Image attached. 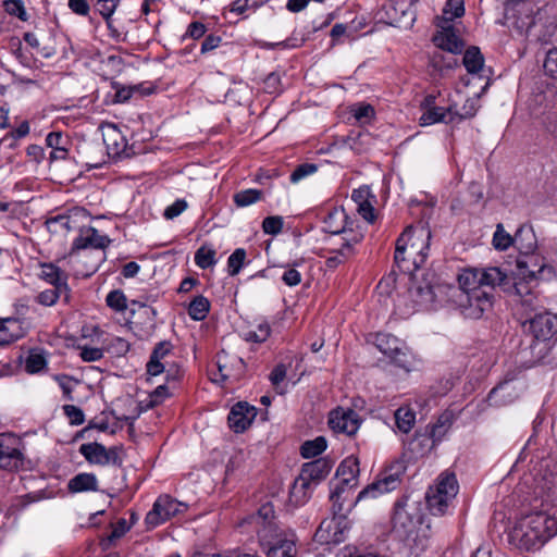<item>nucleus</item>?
<instances>
[{"mask_svg":"<svg viewBox=\"0 0 557 557\" xmlns=\"http://www.w3.org/2000/svg\"><path fill=\"white\" fill-rule=\"evenodd\" d=\"M26 334L24 321L18 318L0 319V346H7Z\"/></svg>","mask_w":557,"mask_h":557,"instance_id":"25","label":"nucleus"},{"mask_svg":"<svg viewBox=\"0 0 557 557\" xmlns=\"http://www.w3.org/2000/svg\"><path fill=\"white\" fill-rule=\"evenodd\" d=\"M252 519L257 525V531L259 529H274L275 531L281 529L275 519L274 507L271 503L261 505Z\"/></svg>","mask_w":557,"mask_h":557,"instance_id":"34","label":"nucleus"},{"mask_svg":"<svg viewBox=\"0 0 557 557\" xmlns=\"http://www.w3.org/2000/svg\"><path fill=\"white\" fill-rule=\"evenodd\" d=\"M543 66L547 75L557 78V45L547 51Z\"/></svg>","mask_w":557,"mask_h":557,"instance_id":"58","label":"nucleus"},{"mask_svg":"<svg viewBox=\"0 0 557 557\" xmlns=\"http://www.w3.org/2000/svg\"><path fill=\"white\" fill-rule=\"evenodd\" d=\"M67 490L72 494L97 492L99 481L94 473L82 472L69 480Z\"/></svg>","mask_w":557,"mask_h":557,"instance_id":"30","label":"nucleus"},{"mask_svg":"<svg viewBox=\"0 0 557 557\" xmlns=\"http://www.w3.org/2000/svg\"><path fill=\"white\" fill-rule=\"evenodd\" d=\"M355 485H346L344 484V479L336 476L335 481L331 482V493L330 500L334 503V507L336 506V502L341 499H346V494H348Z\"/></svg>","mask_w":557,"mask_h":557,"instance_id":"50","label":"nucleus"},{"mask_svg":"<svg viewBox=\"0 0 557 557\" xmlns=\"http://www.w3.org/2000/svg\"><path fill=\"white\" fill-rule=\"evenodd\" d=\"M270 334V324L267 321H261L255 326V329H249L247 331L242 332V337L246 342L260 344L265 342L269 338Z\"/></svg>","mask_w":557,"mask_h":557,"instance_id":"41","label":"nucleus"},{"mask_svg":"<svg viewBox=\"0 0 557 557\" xmlns=\"http://www.w3.org/2000/svg\"><path fill=\"white\" fill-rule=\"evenodd\" d=\"M61 296L69 300L70 290H63L61 287L53 286L52 288L45 289L36 296V301L42 306L51 307L58 302Z\"/></svg>","mask_w":557,"mask_h":557,"instance_id":"43","label":"nucleus"},{"mask_svg":"<svg viewBox=\"0 0 557 557\" xmlns=\"http://www.w3.org/2000/svg\"><path fill=\"white\" fill-rule=\"evenodd\" d=\"M516 275V280L539 285L540 281L549 280L554 275V270L545 263L544 258L532 252L517 259Z\"/></svg>","mask_w":557,"mask_h":557,"instance_id":"9","label":"nucleus"},{"mask_svg":"<svg viewBox=\"0 0 557 557\" xmlns=\"http://www.w3.org/2000/svg\"><path fill=\"white\" fill-rule=\"evenodd\" d=\"M39 277L55 287L63 290H70L67 280L69 275L52 262L40 264Z\"/></svg>","mask_w":557,"mask_h":557,"instance_id":"28","label":"nucleus"},{"mask_svg":"<svg viewBox=\"0 0 557 557\" xmlns=\"http://www.w3.org/2000/svg\"><path fill=\"white\" fill-rule=\"evenodd\" d=\"M258 537L268 557H298V539L292 529H259Z\"/></svg>","mask_w":557,"mask_h":557,"instance_id":"5","label":"nucleus"},{"mask_svg":"<svg viewBox=\"0 0 557 557\" xmlns=\"http://www.w3.org/2000/svg\"><path fill=\"white\" fill-rule=\"evenodd\" d=\"M458 481L455 473L444 472L437 478L436 484L426 493V505L434 516H443L458 493Z\"/></svg>","mask_w":557,"mask_h":557,"instance_id":"7","label":"nucleus"},{"mask_svg":"<svg viewBox=\"0 0 557 557\" xmlns=\"http://www.w3.org/2000/svg\"><path fill=\"white\" fill-rule=\"evenodd\" d=\"M455 304L467 319H480L493 306L494 294H487L473 286H460L451 295Z\"/></svg>","mask_w":557,"mask_h":557,"instance_id":"6","label":"nucleus"},{"mask_svg":"<svg viewBox=\"0 0 557 557\" xmlns=\"http://www.w3.org/2000/svg\"><path fill=\"white\" fill-rule=\"evenodd\" d=\"M527 324L533 336L532 355L536 361L544 362L557 341V314L544 310L528 319L523 325Z\"/></svg>","mask_w":557,"mask_h":557,"instance_id":"3","label":"nucleus"},{"mask_svg":"<svg viewBox=\"0 0 557 557\" xmlns=\"http://www.w3.org/2000/svg\"><path fill=\"white\" fill-rule=\"evenodd\" d=\"M47 367V359L42 351L32 350L25 360V370L28 373H38Z\"/></svg>","mask_w":557,"mask_h":557,"instance_id":"47","label":"nucleus"},{"mask_svg":"<svg viewBox=\"0 0 557 557\" xmlns=\"http://www.w3.org/2000/svg\"><path fill=\"white\" fill-rule=\"evenodd\" d=\"M97 5L100 15L106 20L107 25L110 27V18L116 10L117 0H98Z\"/></svg>","mask_w":557,"mask_h":557,"instance_id":"59","label":"nucleus"},{"mask_svg":"<svg viewBox=\"0 0 557 557\" xmlns=\"http://www.w3.org/2000/svg\"><path fill=\"white\" fill-rule=\"evenodd\" d=\"M534 283L529 284L522 280H516L513 287L516 295L520 298L521 307L524 309L525 313L533 315L537 312V309L542 308L541 299L539 295L535 293Z\"/></svg>","mask_w":557,"mask_h":557,"instance_id":"22","label":"nucleus"},{"mask_svg":"<svg viewBox=\"0 0 557 557\" xmlns=\"http://www.w3.org/2000/svg\"><path fill=\"white\" fill-rule=\"evenodd\" d=\"M187 510V505L181 503L169 495L159 496L152 509L147 513L145 522L148 529H153L172 517L184 513Z\"/></svg>","mask_w":557,"mask_h":557,"instance_id":"10","label":"nucleus"},{"mask_svg":"<svg viewBox=\"0 0 557 557\" xmlns=\"http://www.w3.org/2000/svg\"><path fill=\"white\" fill-rule=\"evenodd\" d=\"M361 238V235H354L351 238H345V243L341 248L333 250L331 256L326 258V269L335 270L337 267L348 261L356 253L355 246L360 243Z\"/></svg>","mask_w":557,"mask_h":557,"instance_id":"24","label":"nucleus"},{"mask_svg":"<svg viewBox=\"0 0 557 557\" xmlns=\"http://www.w3.org/2000/svg\"><path fill=\"white\" fill-rule=\"evenodd\" d=\"M520 485H524L529 490V494L542 498L555 492L557 488V476L544 470L543 463H539L531 473L523 475Z\"/></svg>","mask_w":557,"mask_h":557,"instance_id":"11","label":"nucleus"},{"mask_svg":"<svg viewBox=\"0 0 557 557\" xmlns=\"http://www.w3.org/2000/svg\"><path fill=\"white\" fill-rule=\"evenodd\" d=\"M370 198H374L370 194L369 187H359L352 190L351 199L356 203L358 213L369 223L374 222L375 213L372 201Z\"/></svg>","mask_w":557,"mask_h":557,"instance_id":"26","label":"nucleus"},{"mask_svg":"<svg viewBox=\"0 0 557 557\" xmlns=\"http://www.w3.org/2000/svg\"><path fill=\"white\" fill-rule=\"evenodd\" d=\"M435 97L428 96L422 102L423 113L419 117V124L421 126H429L440 122H454L455 117L451 112V108H442L434 106Z\"/></svg>","mask_w":557,"mask_h":557,"instance_id":"17","label":"nucleus"},{"mask_svg":"<svg viewBox=\"0 0 557 557\" xmlns=\"http://www.w3.org/2000/svg\"><path fill=\"white\" fill-rule=\"evenodd\" d=\"M386 15L389 25L404 29L411 28L417 20L416 8L410 0H392Z\"/></svg>","mask_w":557,"mask_h":557,"instance_id":"13","label":"nucleus"},{"mask_svg":"<svg viewBox=\"0 0 557 557\" xmlns=\"http://www.w3.org/2000/svg\"><path fill=\"white\" fill-rule=\"evenodd\" d=\"M360 423L358 413L350 408L338 407L330 412L329 425L335 433L355 435Z\"/></svg>","mask_w":557,"mask_h":557,"instance_id":"15","label":"nucleus"},{"mask_svg":"<svg viewBox=\"0 0 557 557\" xmlns=\"http://www.w3.org/2000/svg\"><path fill=\"white\" fill-rule=\"evenodd\" d=\"M63 412L72 425H81L85 421L83 410L75 405H64Z\"/></svg>","mask_w":557,"mask_h":557,"instance_id":"57","label":"nucleus"},{"mask_svg":"<svg viewBox=\"0 0 557 557\" xmlns=\"http://www.w3.org/2000/svg\"><path fill=\"white\" fill-rule=\"evenodd\" d=\"M513 246L517 247L521 256L534 252L536 238L533 230L529 226L519 227L513 236Z\"/></svg>","mask_w":557,"mask_h":557,"instance_id":"31","label":"nucleus"},{"mask_svg":"<svg viewBox=\"0 0 557 557\" xmlns=\"http://www.w3.org/2000/svg\"><path fill=\"white\" fill-rule=\"evenodd\" d=\"M394 416L397 429L403 433L410 432L416 422V413L410 408L400 407Z\"/></svg>","mask_w":557,"mask_h":557,"instance_id":"44","label":"nucleus"},{"mask_svg":"<svg viewBox=\"0 0 557 557\" xmlns=\"http://www.w3.org/2000/svg\"><path fill=\"white\" fill-rule=\"evenodd\" d=\"M431 63L434 69L443 71L444 69H453L456 66L457 60L455 58H448L446 60L442 52H435L431 59Z\"/></svg>","mask_w":557,"mask_h":557,"instance_id":"61","label":"nucleus"},{"mask_svg":"<svg viewBox=\"0 0 557 557\" xmlns=\"http://www.w3.org/2000/svg\"><path fill=\"white\" fill-rule=\"evenodd\" d=\"M107 306L116 312H123L127 308V299L120 289L111 290L106 298Z\"/></svg>","mask_w":557,"mask_h":557,"instance_id":"51","label":"nucleus"},{"mask_svg":"<svg viewBox=\"0 0 557 557\" xmlns=\"http://www.w3.org/2000/svg\"><path fill=\"white\" fill-rule=\"evenodd\" d=\"M327 447L326 440L318 436L312 441H307L301 445L300 453L304 458H313L323 453Z\"/></svg>","mask_w":557,"mask_h":557,"instance_id":"46","label":"nucleus"},{"mask_svg":"<svg viewBox=\"0 0 557 557\" xmlns=\"http://www.w3.org/2000/svg\"><path fill=\"white\" fill-rule=\"evenodd\" d=\"M256 407L250 406L246 401H238L232 407L228 413V426L235 433H242L251 424L256 418Z\"/></svg>","mask_w":557,"mask_h":557,"instance_id":"18","label":"nucleus"},{"mask_svg":"<svg viewBox=\"0 0 557 557\" xmlns=\"http://www.w3.org/2000/svg\"><path fill=\"white\" fill-rule=\"evenodd\" d=\"M79 453L85 457V459L89 463L99 465V466H107L108 459L107 456V448L104 445L100 443H87L83 444L79 447Z\"/></svg>","mask_w":557,"mask_h":557,"instance_id":"35","label":"nucleus"},{"mask_svg":"<svg viewBox=\"0 0 557 557\" xmlns=\"http://www.w3.org/2000/svg\"><path fill=\"white\" fill-rule=\"evenodd\" d=\"M359 474V462L357 459H345L336 470V476L344 479V484L356 485Z\"/></svg>","mask_w":557,"mask_h":557,"instance_id":"37","label":"nucleus"},{"mask_svg":"<svg viewBox=\"0 0 557 557\" xmlns=\"http://www.w3.org/2000/svg\"><path fill=\"white\" fill-rule=\"evenodd\" d=\"M21 441L13 434H0V468L16 470L22 465Z\"/></svg>","mask_w":557,"mask_h":557,"instance_id":"14","label":"nucleus"},{"mask_svg":"<svg viewBox=\"0 0 557 557\" xmlns=\"http://www.w3.org/2000/svg\"><path fill=\"white\" fill-rule=\"evenodd\" d=\"M317 170L318 166L314 163H302L293 171L289 180L292 183L297 184L305 177L314 174Z\"/></svg>","mask_w":557,"mask_h":557,"instance_id":"56","label":"nucleus"},{"mask_svg":"<svg viewBox=\"0 0 557 557\" xmlns=\"http://www.w3.org/2000/svg\"><path fill=\"white\" fill-rule=\"evenodd\" d=\"M410 299L422 309H429L435 301L433 286L429 283H413L408 289Z\"/></svg>","mask_w":557,"mask_h":557,"instance_id":"27","label":"nucleus"},{"mask_svg":"<svg viewBox=\"0 0 557 557\" xmlns=\"http://www.w3.org/2000/svg\"><path fill=\"white\" fill-rule=\"evenodd\" d=\"M210 310V301L202 295L196 296L188 306V314L194 321H202Z\"/></svg>","mask_w":557,"mask_h":557,"instance_id":"39","label":"nucleus"},{"mask_svg":"<svg viewBox=\"0 0 557 557\" xmlns=\"http://www.w3.org/2000/svg\"><path fill=\"white\" fill-rule=\"evenodd\" d=\"M314 487L315 485L300 473L290 488V500L296 505L305 504Z\"/></svg>","mask_w":557,"mask_h":557,"instance_id":"33","label":"nucleus"},{"mask_svg":"<svg viewBox=\"0 0 557 557\" xmlns=\"http://www.w3.org/2000/svg\"><path fill=\"white\" fill-rule=\"evenodd\" d=\"M186 209L187 202L184 199H177L165 208L163 216L168 220H173L174 218L182 214Z\"/></svg>","mask_w":557,"mask_h":557,"instance_id":"62","label":"nucleus"},{"mask_svg":"<svg viewBox=\"0 0 557 557\" xmlns=\"http://www.w3.org/2000/svg\"><path fill=\"white\" fill-rule=\"evenodd\" d=\"M434 45L443 50L453 54H459L465 48L463 41L458 37L453 26L443 27L433 36Z\"/></svg>","mask_w":557,"mask_h":557,"instance_id":"23","label":"nucleus"},{"mask_svg":"<svg viewBox=\"0 0 557 557\" xmlns=\"http://www.w3.org/2000/svg\"><path fill=\"white\" fill-rule=\"evenodd\" d=\"M331 469L332 465L327 460L320 458L305 463L300 473L317 486L327 476Z\"/></svg>","mask_w":557,"mask_h":557,"instance_id":"29","label":"nucleus"},{"mask_svg":"<svg viewBox=\"0 0 557 557\" xmlns=\"http://www.w3.org/2000/svg\"><path fill=\"white\" fill-rule=\"evenodd\" d=\"M47 224L53 232H58V227L60 226L61 230L70 231L72 228L71 225V218L65 214H58L55 216L50 218L47 221Z\"/></svg>","mask_w":557,"mask_h":557,"instance_id":"63","label":"nucleus"},{"mask_svg":"<svg viewBox=\"0 0 557 557\" xmlns=\"http://www.w3.org/2000/svg\"><path fill=\"white\" fill-rule=\"evenodd\" d=\"M375 347L391 359L397 367L410 370L409 355L403 344L392 334L377 333L374 336Z\"/></svg>","mask_w":557,"mask_h":557,"instance_id":"12","label":"nucleus"},{"mask_svg":"<svg viewBox=\"0 0 557 557\" xmlns=\"http://www.w3.org/2000/svg\"><path fill=\"white\" fill-rule=\"evenodd\" d=\"M506 280L507 274L496 267L465 269L458 275L460 286H473L487 294H493L494 288L502 285Z\"/></svg>","mask_w":557,"mask_h":557,"instance_id":"8","label":"nucleus"},{"mask_svg":"<svg viewBox=\"0 0 557 557\" xmlns=\"http://www.w3.org/2000/svg\"><path fill=\"white\" fill-rule=\"evenodd\" d=\"M421 522V517L412 513L407 504L397 503L395 505L394 515L392 518V532L399 540L408 543L418 550H424L426 547L425 536L416 534L417 528Z\"/></svg>","mask_w":557,"mask_h":557,"instance_id":"4","label":"nucleus"},{"mask_svg":"<svg viewBox=\"0 0 557 557\" xmlns=\"http://www.w3.org/2000/svg\"><path fill=\"white\" fill-rule=\"evenodd\" d=\"M446 21L461 17L465 14V4L461 0H448L443 10Z\"/></svg>","mask_w":557,"mask_h":557,"instance_id":"54","label":"nucleus"},{"mask_svg":"<svg viewBox=\"0 0 557 557\" xmlns=\"http://www.w3.org/2000/svg\"><path fill=\"white\" fill-rule=\"evenodd\" d=\"M513 245V237L508 234L502 224H497L496 231L493 236V246L497 250H506Z\"/></svg>","mask_w":557,"mask_h":557,"instance_id":"52","label":"nucleus"},{"mask_svg":"<svg viewBox=\"0 0 557 557\" xmlns=\"http://www.w3.org/2000/svg\"><path fill=\"white\" fill-rule=\"evenodd\" d=\"M399 484L400 476L398 473H383L377 480L359 492L356 503L367 498H376L385 493H389L396 490Z\"/></svg>","mask_w":557,"mask_h":557,"instance_id":"16","label":"nucleus"},{"mask_svg":"<svg viewBox=\"0 0 557 557\" xmlns=\"http://www.w3.org/2000/svg\"><path fill=\"white\" fill-rule=\"evenodd\" d=\"M462 62L469 73H478L484 65V58L478 47H470L466 50Z\"/></svg>","mask_w":557,"mask_h":557,"instance_id":"40","label":"nucleus"},{"mask_svg":"<svg viewBox=\"0 0 557 557\" xmlns=\"http://www.w3.org/2000/svg\"><path fill=\"white\" fill-rule=\"evenodd\" d=\"M262 199V191L259 189H245L236 193L233 196L234 203L238 208H245L251 206Z\"/></svg>","mask_w":557,"mask_h":557,"instance_id":"45","label":"nucleus"},{"mask_svg":"<svg viewBox=\"0 0 557 557\" xmlns=\"http://www.w3.org/2000/svg\"><path fill=\"white\" fill-rule=\"evenodd\" d=\"M246 259V250L237 248L227 259V267L230 275H236L239 273Z\"/></svg>","mask_w":557,"mask_h":557,"instance_id":"53","label":"nucleus"},{"mask_svg":"<svg viewBox=\"0 0 557 557\" xmlns=\"http://www.w3.org/2000/svg\"><path fill=\"white\" fill-rule=\"evenodd\" d=\"M431 231L422 224L408 226L396 242L395 262L405 271L420 269L429 256Z\"/></svg>","mask_w":557,"mask_h":557,"instance_id":"2","label":"nucleus"},{"mask_svg":"<svg viewBox=\"0 0 557 557\" xmlns=\"http://www.w3.org/2000/svg\"><path fill=\"white\" fill-rule=\"evenodd\" d=\"M453 422L454 414L450 411H445L437 418L436 422L431 426L430 436H428L432 440V446L444 438L453 425Z\"/></svg>","mask_w":557,"mask_h":557,"instance_id":"36","label":"nucleus"},{"mask_svg":"<svg viewBox=\"0 0 557 557\" xmlns=\"http://www.w3.org/2000/svg\"><path fill=\"white\" fill-rule=\"evenodd\" d=\"M4 8L10 15L17 16L22 21L27 20V13L22 0H8L4 2Z\"/></svg>","mask_w":557,"mask_h":557,"instance_id":"60","label":"nucleus"},{"mask_svg":"<svg viewBox=\"0 0 557 557\" xmlns=\"http://www.w3.org/2000/svg\"><path fill=\"white\" fill-rule=\"evenodd\" d=\"M284 220L280 215L267 216L262 221V230L265 234L277 235L282 232Z\"/></svg>","mask_w":557,"mask_h":557,"instance_id":"55","label":"nucleus"},{"mask_svg":"<svg viewBox=\"0 0 557 557\" xmlns=\"http://www.w3.org/2000/svg\"><path fill=\"white\" fill-rule=\"evenodd\" d=\"M531 9L527 0H508L505 5V18H516L515 27L522 33L533 24V18L530 15Z\"/></svg>","mask_w":557,"mask_h":557,"instance_id":"20","label":"nucleus"},{"mask_svg":"<svg viewBox=\"0 0 557 557\" xmlns=\"http://www.w3.org/2000/svg\"><path fill=\"white\" fill-rule=\"evenodd\" d=\"M346 213L343 209H334L324 219V230L331 234H339L344 231Z\"/></svg>","mask_w":557,"mask_h":557,"instance_id":"42","label":"nucleus"},{"mask_svg":"<svg viewBox=\"0 0 557 557\" xmlns=\"http://www.w3.org/2000/svg\"><path fill=\"white\" fill-rule=\"evenodd\" d=\"M110 242L108 236L100 235L95 227H82L78 236L73 240L70 253L72 255L87 248L104 249L109 246Z\"/></svg>","mask_w":557,"mask_h":557,"instance_id":"19","label":"nucleus"},{"mask_svg":"<svg viewBox=\"0 0 557 557\" xmlns=\"http://www.w3.org/2000/svg\"><path fill=\"white\" fill-rule=\"evenodd\" d=\"M519 392L520 388H518L515 377L506 375V377L490 392L488 401L494 406H506L519 397Z\"/></svg>","mask_w":557,"mask_h":557,"instance_id":"21","label":"nucleus"},{"mask_svg":"<svg viewBox=\"0 0 557 557\" xmlns=\"http://www.w3.org/2000/svg\"><path fill=\"white\" fill-rule=\"evenodd\" d=\"M479 109V98L473 97L466 100L465 104L461 108V111L457 113L460 119H469L475 115Z\"/></svg>","mask_w":557,"mask_h":557,"instance_id":"64","label":"nucleus"},{"mask_svg":"<svg viewBox=\"0 0 557 557\" xmlns=\"http://www.w3.org/2000/svg\"><path fill=\"white\" fill-rule=\"evenodd\" d=\"M344 500L345 499L337 500L335 507H334V503H332V510L334 513L332 524H334V530H335L332 540L337 543H339L344 540L343 533H344V530L347 529V524H348L345 516L342 513Z\"/></svg>","mask_w":557,"mask_h":557,"instance_id":"38","label":"nucleus"},{"mask_svg":"<svg viewBox=\"0 0 557 557\" xmlns=\"http://www.w3.org/2000/svg\"><path fill=\"white\" fill-rule=\"evenodd\" d=\"M103 141L108 153L113 157L120 156L126 148V141L116 126L110 125L103 134Z\"/></svg>","mask_w":557,"mask_h":557,"instance_id":"32","label":"nucleus"},{"mask_svg":"<svg viewBox=\"0 0 557 557\" xmlns=\"http://www.w3.org/2000/svg\"><path fill=\"white\" fill-rule=\"evenodd\" d=\"M350 113L360 124H369L374 115V108L369 103H358L351 107Z\"/></svg>","mask_w":557,"mask_h":557,"instance_id":"48","label":"nucleus"},{"mask_svg":"<svg viewBox=\"0 0 557 557\" xmlns=\"http://www.w3.org/2000/svg\"><path fill=\"white\" fill-rule=\"evenodd\" d=\"M557 534V505L534 511L518 520L509 534L519 549L535 550Z\"/></svg>","mask_w":557,"mask_h":557,"instance_id":"1","label":"nucleus"},{"mask_svg":"<svg viewBox=\"0 0 557 557\" xmlns=\"http://www.w3.org/2000/svg\"><path fill=\"white\" fill-rule=\"evenodd\" d=\"M215 250L206 246L200 247L195 253V263L200 269H208L216 263Z\"/></svg>","mask_w":557,"mask_h":557,"instance_id":"49","label":"nucleus"}]
</instances>
